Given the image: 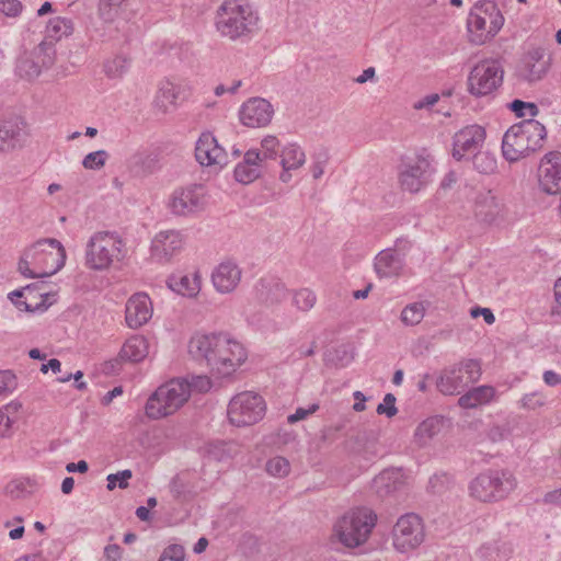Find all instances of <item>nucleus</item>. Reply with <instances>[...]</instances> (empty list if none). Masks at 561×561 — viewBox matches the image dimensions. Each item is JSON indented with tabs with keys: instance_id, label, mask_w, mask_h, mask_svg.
I'll return each instance as SVG.
<instances>
[{
	"instance_id": "nucleus-1",
	"label": "nucleus",
	"mask_w": 561,
	"mask_h": 561,
	"mask_svg": "<svg viewBox=\"0 0 561 561\" xmlns=\"http://www.w3.org/2000/svg\"><path fill=\"white\" fill-rule=\"evenodd\" d=\"M214 27L230 42L251 38L261 28V18L253 4L245 0H225L216 10Z\"/></svg>"
},
{
	"instance_id": "nucleus-2",
	"label": "nucleus",
	"mask_w": 561,
	"mask_h": 561,
	"mask_svg": "<svg viewBox=\"0 0 561 561\" xmlns=\"http://www.w3.org/2000/svg\"><path fill=\"white\" fill-rule=\"evenodd\" d=\"M67 253L60 241L54 238L39 239L24 249L18 270L28 278L49 277L66 264Z\"/></svg>"
},
{
	"instance_id": "nucleus-3",
	"label": "nucleus",
	"mask_w": 561,
	"mask_h": 561,
	"mask_svg": "<svg viewBox=\"0 0 561 561\" xmlns=\"http://www.w3.org/2000/svg\"><path fill=\"white\" fill-rule=\"evenodd\" d=\"M126 241L115 231L93 232L85 242L83 265L94 273L107 272L127 257Z\"/></svg>"
},
{
	"instance_id": "nucleus-4",
	"label": "nucleus",
	"mask_w": 561,
	"mask_h": 561,
	"mask_svg": "<svg viewBox=\"0 0 561 561\" xmlns=\"http://www.w3.org/2000/svg\"><path fill=\"white\" fill-rule=\"evenodd\" d=\"M547 130L543 124L533 118L512 125L503 135L501 151L510 162H518L543 147Z\"/></svg>"
},
{
	"instance_id": "nucleus-5",
	"label": "nucleus",
	"mask_w": 561,
	"mask_h": 561,
	"mask_svg": "<svg viewBox=\"0 0 561 561\" xmlns=\"http://www.w3.org/2000/svg\"><path fill=\"white\" fill-rule=\"evenodd\" d=\"M377 524V515L368 507H355L336 518L332 526L331 540L346 549L364 546Z\"/></svg>"
},
{
	"instance_id": "nucleus-6",
	"label": "nucleus",
	"mask_w": 561,
	"mask_h": 561,
	"mask_svg": "<svg viewBox=\"0 0 561 561\" xmlns=\"http://www.w3.org/2000/svg\"><path fill=\"white\" fill-rule=\"evenodd\" d=\"M505 18L493 1L477 2L467 18V36L473 45H484L491 42L503 28Z\"/></svg>"
},
{
	"instance_id": "nucleus-7",
	"label": "nucleus",
	"mask_w": 561,
	"mask_h": 561,
	"mask_svg": "<svg viewBox=\"0 0 561 561\" xmlns=\"http://www.w3.org/2000/svg\"><path fill=\"white\" fill-rule=\"evenodd\" d=\"M188 385L183 377L172 378L159 386L148 398L145 412L151 420H161L180 411L190 400Z\"/></svg>"
},
{
	"instance_id": "nucleus-8",
	"label": "nucleus",
	"mask_w": 561,
	"mask_h": 561,
	"mask_svg": "<svg viewBox=\"0 0 561 561\" xmlns=\"http://www.w3.org/2000/svg\"><path fill=\"white\" fill-rule=\"evenodd\" d=\"M209 199L208 188L192 182L175 186L164 199V208L171 217L193 218L206 211Z\"/></svg>"
},
{
	"instance_id": "nucleus-9",
	"label": "nucleus",
	"mask_w": 561,
	"mask_h": 561,
	"mask_svg": "<svg viewBox=\"0 0 561 561\" xmlns=\"http://www.w3.org/2000/svg\"><path fill=\"white\" fill-rule=\"evenodd\" d=\"M517 488L516 477L505 470L478 474L469 484V495L482 503H494L506 499Z\"/></svg>"
},
{
	"instance_id": "nucleus-10",
	"label": "nucleus",
	"mask_w": 561,
	"mask_h": 561,
	"mask_svg": "<svg viewBox=\"0 0 561 561\" xmlns=\"http://www.w3.org/2000/svg\"><path fill=\"white\" fill-rule=\"evenodd\" d=\"M504 70L499 60L483 58L470 69L466 87L473 98L493 95L503 83Z\"/></svg>"
},
{
	"instance_id": "nucleus-11",
	"label": "nucleus",
	"mask_w": 561,
	"mask_h": 561,
	"mask_svg": "<svg viewBox=\"0 0 561 561\" xmlns=\"http://www.w3.org/2000/svg\"><path fill=\"white\" fill-rule=\"evenodd\" d=\"M266 412V403L262 396L243 391L231 398L227 416L231 425L247 427L260 422Z\"/></svg>"
},
{
	"instance_id": "nucleus-12",
	"label": "nucleus",
	"mask_w": 561,
	"mask_h": 561,
	"mask_svg": "<svg viewBox=\"0 0 561 561\" xmlns=\"http://www.w3.org/2000/svg\"><path fill=\"white\" fill-rule=\"evenodd\" d=\"M425 527L422 518L413 513L402 515L393 525L391 543L401 554L417 550L425 540Z\"/></svg>"
},
{
	"instance_id": "nucleus-13",
	"label": "nucleus",
	"mask_w": 561,
	"mask_h": 561,
	"mask_svg": "<svg viewBox=\"0 0 561 561\" xmlns=\"http://www.w3.org/2000/svg\"><path fill=\"white\" fill-rule=\"evenodd\" d=\"M186 248V236L180 229H162L150 241V257L158 264L167 265L178 259Z\"/></svg>"
},
{
	"instance_id": "nucleus-14",
	"label": "nucleus",
	"mask_w": 561,
	"mask_h": 561,
	"mask_svg": "<svg viewBox=\"0 0 561 561\" xmlns=\"http://www.w3.org/2000/svg\"><path fill=\"white\" fill-rule=\"evenodd\" d=\"M211 373L227 376L234 373L248 358L245 347L228 334L221 333Z\"/></svg>"
},
{
	"instance_id": "nucleus-15",
	"label": "nucleus",
	"mask_w": 561,
	"mask_h": 561,
	"mask_svg": "<svg viewBox=\"0 0 561 561\" xmlns=\"http://www.w3.org/2000/svg\"><path fill=\"white\" fill-rule=\"evenodd\" d=\"M194 157L202 167L216 172L224 170L229 163L228 151L210 131H203L198 136Z\"/></svg>"
},
{
	"instance_id": "nucleus-16",
	"label": "nucleus",
	"mask_w": 561,
	"mask_h": 561,
	"mask_svg": "<svg viewBox=\"0 0 561 561\" xmlns=\"http://www.w3.org/2000/svg\"><path fill=\"white\" fill-rule=\"evenodd\" d=\"M192 94L187 82L181 80L162 79L157 85L153 96V107L161 113H169L187 101Z\"/></svg>"
},
{
	"instance_id": "nucleus-17",
	"label": "nucleus",
	"mask_w": 561,
	"mask_h": 561,
	"mask_svg": "<svg viewBox=\"0 0 561 561\" xmlns=\"http://www.w3.org/2000/svg\"><path fill=\"white\" fill-rule=\"evenodd\" d=\"M274 114L273 104L260 96L245 100L238 110L240 124L253 129L267 127L272 123Z\"/></svg>"
},
{
	"instance_id": "nucleus-18",
	"label": "nucleus",
	"mask_w": 561,
	"mask_h": 561,
	"mask_svg": "<svg viewBox=\"0 0 561 561\" xmlns=\"http://www.w3.org/2000/svg\"><path fill=\"white\" fill-rule=\"evenodd\" d=\"M165 286L173 294L196 300L203 289V274L198 267L173 271L165 279Z\"/></svg>"
},
{
	"instance_id": "nucleus-19",
	"label": "nucleus",
	"mask_w": 561,
	"mask_h": 561,
	"mask_svg": "<svg viewBox=\"0 0 561 561\" xmlns=\"http://www.w3.org/2000/svg\"><path fill=\"white\" fill-rule=\"evenodd\" d=\"M243 277L241 266L232 259H225L210 272V283L219 295H231L239 288Z\"/></svg>"
},
{
	"instance_id": "nucleus-20",
	"label": "nucleus",
	"mask_w": 561,
	"mask_h": 561,
	"mask_svg": "<svg viewBox=\"0 0 561 561\" xmlns=\"http://www.w3.org/2000/svg\"><path fill=\"white\" fill-rule=\"evenodd\" d=\"M218 332L196 331L187 342L190 357L198 364L205 365L210 371L216 357V350L220 339Z\"/></svg>"
},
{
	"instance_id": "nucleus-21",
	"label": "nucleus",
	"mask_w": 561,
	"mask_h": 561,
	"mask_svg": "<svg viewBox=\"0 0 561 561\" xmlns=\"http://www.w3.org/2000/svg\"><path fill=\"white\" fill-rule=\"evenodd\" d=\"M431 162L425 157H417L402 164L399 183L403 191L417 193L430 182Z\"/></svg>"
},
{
	"instance_id": "nucleus-22",
	"label": "nucleus",
	"mask_w": 561,
	"mask_h": 561,
	"mask_svg": "<svg viewBox=\"0 0 561 561\" xmlns=\"http://www.w3.org/2000/svg\"><path fill=\"white\" fill-rule=\"evenodd\" d=\"M537 182L540 192L557 195L561 192V152L546 153L539 163Z\"/></svg>"
},
{
	"instance_id": "nucleus-23",
	"label": "nucleus",
	"mask_w": 561,
	"mask_h": 561,
	"mask_svg": "<svg viewBox=\"0 0 561 561\" xmlns=\"http://www.w3.org/2000/svg\"><path fill=\"white\" fill-rule=\"evenodd\" d=\"M154 311L153 301L146 291L130 295L125 304V323L131 330L146 325Z\"/></svg>"
},
{
	"instance_id": "nucleus-24",
	"label": "nucleus",
	"mask_w": 561,
	"mask_h": 561,
	"mask_svg": "<svg viewBox=\"0 0 561 561\" xmlns=\"http://www.w3.org/2000/svg\"><path fill=\"white\" fill-rule=\"evenodd\" d=\"M486 131L483 126L472 124L458 130L453 140V157L460 161L469 153H472L484 144Z\"/></svg>"
},
{
	"instance_id": "nucleus-25",
	"label": "nucleus",
	"mask_w": 561,
	"mask_h": 561,
	"mask_svg": "<svg viewBox=\"0 0 561 561\" xmlns=\"http://www.w3.org/2000/svg\"><path fill=\"white\" fill-rule=\"evenodd\" d=\"M278 159L280 165L278 180L287 184L305 167L307 154L304 147L298 142H286L283 145Z\"/></svg>"
},
{
	"instance_id": "nucleus-26",
	"label": "nucleus",
	"mask_w": 561,
	"mask_h": 561,
	"mask_svg": "<svg viewBox=\"0 0 561 561\" xmlns=\"http://www.w3.org/2000/svg\"><path fill=\"white\" fill-rule=\"evenodd\" d=\"M10 300L21 311H43L49 305L48 294L42 291L37 286H26L21 290H15L9 294Z\"/></svg>"
},
{
	"instance_id": "nucleus-27",
	"label": "nucleus",
	"mask_w": 561,
	"mask_h": 561,
	"mask_svg": "<svg viewBox=\"0 0 561 561\" xmlns=\"http://www.w3.org/2000/svg\"><path fill=\"white\" fill-rule=\"evenodd\" d=\"M552 60L546 57L542 48L530 50L523 62L522 75L529 81L535 82L541 80L550 70Z\"/></svg>"
},
{
	"instance_id": "nucleus-28",
	"label": "nucleus",
	"mask_w": 561,
	"mask_h": 561,
	"mask_svg": "<svg viewBox=\"0 0 561 561\" xmlns=\"http://www.w3.org/2000/svg\"><path fill=\"white\" fill-rule=\"evenodd\" d=\"M505 213L503 198L493 191L481 192L474 199V214L485 221H492Z\"/></svg>"
},
{
	"instance_id": "nucleus-29",
	"label": "nucleus",
	"mask_w": 561,
	"mask_h": 561,
	"mask_svg": "<svg viewBox=\"0 0 561 561\" xmlns=\"http://www.w3.org/2000/svg\"><path fill=\"white\" fill-rule=\"evenodd\" d=\"M262 162L256 149L244 152L243 159L233 169V178L241 184H250L261 176Z\"/></svg>"
},
{
	"instance_id": "nucleus-30",
	"label": "nucleus",
	"mask_w": 561,
	"mask_h": 561,
	"mask_svg": "<svg viewBox=\"0 0 561 561\" xmlns=\"http://www.w3.org/2000/svg\"><path fill=\"white\" fill-rule=\"evenodd\" d=\"M150 353V342L141 334L129 336L121 347L118 358L125 363L138 364L144 362Z\"/></svg>"
},
{
	"instance_id": "nucleus-31",
	"label": "nucleus",
	"mask_w": 561,
	"mask_h": 561,
	"mask_svg": "<svg viewBox=\"0 0 561 561\" xmlns=\"http://www.w3.org/2000/svg\"><path fill=\"white\" fill-rule=\"evenodd\" d=\"M403 265V259L392 249L381 251L375 259V271L379 277H398Z\"/></svg>"
},
{
	"instance_id": "nucleus-32",
	"label": "nucleus",
	"mask_w": 561,
	"mask_h": 561,
	"mask_svg": "<svg viewBox=\"0 0 561 561\" xmlns=\"http://www.w3.org/2000/svg\"><path fill=\"white\" fill-rule=\"evenodd\" d=\"M23 404L12 400L0 408V437L9 438L14 433V426L23 419Z\"/></svg>"
},
{
	"instance_id": "nucleus-33",
	"label": "nucleus",
	"mask_w": 561,
	"mask_h": 561,
	"mask_svg": "<svg viewBox=\"0 0 561 561\" xmlns=\"http://www.w3.org/2000/svg\"><path fill=\"white\" fill-rule=\"evenodd\" d=\"M495 393L496 392L493 387L480 386L462 394L458 399V404L463 409H476L493 401Z\"/></svg>"
},
{
	"instance_id": "nucleus-34",
	"label": "nucleus",
	"mask_w": 561,
	"mask_h": 561,
	"mask_svg": "<svg viewBox=\"0 0 561 561\" xmlns=\"http://www.w3.org/2000/svg\"><path fill=\"white\" fill-rule=\"evenodd\" d=\"M405 476L400 469H388L374 479V486L379 493H391L405 484Z\"/></svg>"
},
{
	"instance_id": "nucleus-35",
	"label": "nucleus",
	"mask_w": 561,
	"mask_h": 561,
	"mask_svg": "<svg viewBox=\"0 0 561 561\" xmlns=\"http://www.w3.org/2000/svg\"><path fill=\"white\" fill-rule=\"evenodd\" d=\"M444 426V420L440 416H430L422 421L415 428L413 440L417 446L427 445Z\"/></svg>"
},
{
	"instance_id": "nucleus-36",
	"label": "nucleus",
	"mask_w": 561,
	"mask_h": 561,
	"mask_svg": "<svg viewBox=\"0 0 561 561\" xmlns=\"http://www.w3.org/2000/svg\"><path fill=\"white\" fill-rule=\"evenodd\" d=\"M73 32V22L66 16L51 18L45 28L46 38L50 42H59L62 38L71 36Z\"/></svg>"
},
{
	"instance_id": "nucleus-37",
	"label": "nucleus",
	"mask_w": 561,
	"mask_h": 561,
	"mask_svg": "<svg viewBox=\"0 0 561 561\" xmlns=\"http://www.w3.org/2000/svg\"><path fill=\"white\" fill-rule=\"evenodd\" d=\"M468 385L459 367L446 371L439 379L437 387L444 394H455Z\"/></svg>"
},
{
	"instance_id": "nucleus-38",
	"label": "nucleus",
	"mask_w": 561,
	"mask_h": 561,
	"mask_svg": "<svg viewBox=\"0 0 561 561\" xmlns=\"http://www.w3.org/2000/svg\"><path fill=\"white\" fill-rule=\"evenodd\" d=\"M126 0H99L96 15L104 24L115 22L122 12L123 4Z\"/></svg>"
},
{
	"instance_id": "nucleus-39",
	"label": "nucleus",
	"mask_w": 561,
	"mask_h": 561,
	"mask_svg": "<svg viewBox=\"0 0 561 561\" xmlns=\"http://www.w3.org/2000/svg\"><path fill=\"white\" fill-rule=\"evenodd\" d=\"M283 145L277 136L275 135H265L260 141V148H255L256 152L260 154L261 162L268 160H275L279 158V153L282 151Z\"/></svg>"
},
{
	"instance_id": "nucleus-40",
	"label": "nucleus",
	"mask_w": 561,
	"mask_h": 561,
	"mask_svg": "<svg viewBox=\"0 0 561 561\" xmlns=\"http://www.w3.org/2000/svg\"><path fill=\"white\" fill-rule=\"evenodd\" d=\"M426 313V304L415 301L408 304L401 311L400 320L405 327H414L420 324Z\"/></svg>"
},
{
	"instance_id": "nucleus-41",
	"label": "nucleus",
	"mask_w": 561,
	"mask_h": 561,
	"mask_svg": "<svg viewBox=\"0 0 561 561\" xmlns=\"http://www.w3.org/2000/svg\"><path fill=\"white\" fill-rule=\"evenodd\" d=\"M291 304L300 312L310 311L317 304V295L314 290L302 287L293 291Z\"/></svg>"
},
{
	"instance_id": "nucleus-42",
	"label": "nucleus",
	"mask_w": 561,
	"mask_h": 561,
	"mask_svg": "<svg viewBox=\"0 0 561 561\" xmlns=\"http://www.w3.org/2000/svg\"><path fill=\"white\" fill-rule=\"evenodd\" d=\"M183 378L186 379V382L188 385L187 390L190 398L193 394H206L214 387L213 379L207 375H190Z\"/></svg>"
},
{
	"instance_id": "nucleus-43",
	"label": "nucleus",
	"mask_w": 561,
	"mask_h": 561,
	"mask_svg": "<svg viewBox=\"0 0 561 561\" xmlns=\"http://www.w3.org/2000/svg\"><path fill=\"white\" fill-rule=\"evenodd\" d=\"M473 168L481 174H492L497 168V161L489 151H478L472 159Z\"/></svg>"
},
{
	"instance_id": "nucleus-44",
	"label": "nucleus",
	"mask_w": 561,
	"mask_h": 561,
	"mask_svg": "<svg viewBox=\"0 0 561 561\" xmlns=\"http://www.w3.org/2000/svg\"><path fill=\"white\" fill-rule=\"evenodd\" d=\"M110 159V153L104 150H95L85 154L82 159V167L88 171H100L102 170Z\"/></svg>"
},
{
	"instance_id": "nucleus-45",
	"label": "nucleus",
	"mask_w": 561,
	"mask_h": 561,
	"mask_svg": "<svg viewBox=\"0 0 561 561\" xmlns=\"http://www.w3.org/2000/svg\"><path fill=\"white\" fill-rule=\"evenodd\" d=\"M290 462L283 456L270 458L265 463L267 474L274 478H285L290 473Z\"/></svg>"
},
{
	"instance_id": "nucleus-46",
	"label": "nucleus",
	"mask_w": 561,
	"mask_h": 561,
	"mask_svg": "<svg viewBox=\"0 0 561 561\" xmlns=\"http://www.w3.org/2000/svg\"><path fill=\"white\" fill-rule=\"evenodd\" d=\"M127 69L128 60L122 56H116L104 64V71L110 78H121Z\"/></svg>"
},
{
	"instance_id": "nucleus-47",
	"label": "nucleus",
	"mask_w": 561,
	"mask_h": 561,
	"mask_svg": "<svg viewBox=\"0 0 561 561\" xmlns=\"http://www.w3.org/2000/svg\"><path fill=\"white\" fill-rule=\"evenodd\" d=\"M133 477V472L129 469L119 471L117 473H111L107 476V490L113 491L115 488L126 489L129 485V480Z\"/></svg>"
},
{
	"instance_id": "nucleus-48",
	"label": "nucleus",
	"mask_w": 561,
	"mask_h": 561,
	"mask_svg": "<svg viewBox=\"0 0 561 561\" xmlns=\"http://www.w3.org/2000/svg\"><path fill=\"white\" fill-rule=\"evenodd\" d=\"M510 108L518 116V117H535L537 116L539 110L535 103L524 102L520 100H514L510 104Z\"/></svg>"
},
{
	"instance_id": "nucleus-49",
	"label": "nucleus",
	"mask_w": 561,
	"mask_h": 561,
	"mask_svg": "<svg viewBox=\"0 0 561 561\" xmlns=\"http://www.w3.org/2000/svg\"><path fill=\"white\" fill-rule=\"evenodd\" d=\"M459 369L462 371L468 383L474 382L480 377V364L477 360L469 359L461 363Z\"/></svg>"
},
{
	"instance_id": "nucleus-50",
	"label": "nucleus",
	"mask_w": 561,
	"mask_h": 561,
	"mask_svg": "<svg viewBox=\"0 0 561 561\" xmlns=\"http://www.w3.org/2000/svg\"><path fill=\"white\" fill-rule=\"evenodd\" d=\"M185 560V551L184 548L180 545H171L167 547L159 561H184Z\"/></svg>"
},
{
	"instance_id": "nucleus-51",
	"label": "nucleus",
	"mask_w": 561,
	"mask_h": 561,
	"mask_svg": "<svg viewBox=\"0 0 561 561\" xmlns=\"http://www.w3.org/2000/svg\"><path fill=\"white\" fill-rule=\"evenodd\" d=\"M16 377L10 370L0 371V396L12 392L16 388Z\"/></svg>"
},
{
	"instance_id": "nucleus-52",
	"label": "nucleus",
	"mask_w": 561,
	"mask_h": 561,
	"mask_svg": "<svg viewBox=\"0 0 561 561\" xmlns=\"http://www.w3.org/2000/svg\"><path fill=\"white\" fill-rule=\"evenodd\" d=\"M378 414H385L388 417H393L398 413L396 407V397L392 393H387L380 404L377 407Z\"/></svg>"
},
{
	"instance_id": "nucleus-53",
	"label": "nucleus",
	"mask_w": 561,
	"mask_h": 561,
	"mask_svg": "<svg viewBox=\"0 0 561 561\" xmlns=\"http://www.w3.org/2000/svg\"><path fill=\"white\" fill-rule=\"evenodd\" d=\"M287 298V288L284 284L276 283L270 288L266 301L270 305H277Z\"/></svg>"
},
{
	"instance_id": "nucleus-54",
	"label": "nucleus",
	"mask_w": 561,
	"mask_h": 561,
	"mask_svg": "<svg viewBox=\"0 0 561 561\" xmlns=\"http://www.w3.org/2000/svg\"><path fill=\"white\" fill-rule=\"evenodd\" d=\"M439 101V94L437 93H431L427 95L422 96L421 99L416 100L412 107L415 111L421 110H431L437 102Z\"/></svg>"
},
{
	"instance_id": "nucleus-55",
	"label": "nucleus",
	"mask_w": 561,
	"mask_h": 561,
	"mask_svg": "<svg viewBox=\"0 0 561 561\" xmlns=\"http://www.w3.org/2000/svg\"><path fill=\"white\" fill-rule=\"evenodd\" d=\"M319 405L313 403L308 409L305 408H298L295 413L287 416V422L289 424H294L298 421L305 420L307 416L313 414L316 411H318Z\"/></svg>"
},
{
	"instance_id": "nucleus-56",
	"label": "nucleus",
	"mask_w": 561,
	"mask_h": 561,
	"mask_svg": "<svg viewBox=\"0 0 561 561\" xmlns=\"http://www.w3.org/2000/svg\"><path fill=\"white\" fill-rule=\"evenodd\" d=\"M0 11L8 16H16L22 11V4L19 0H2Z\"/></svg>"
},
{
	"instance_id": "nucleus-57",
	"label": "nucleus",
	"mask_w": 561,
	"mask_h": 561,
	"mask_svg": "<svg viewBox=\"0 0 561 561\" xmlns=\"http://www.w3.org/2000/svg\"><path fill=\"white\" fill-rule=\"evenodd\" d=\"M522 405L527 409H537L545 404V397L541 393L534 392L529 394H525L522 398Z\"/></svg>"
},
{
	"instance_id": "nucleus-58",
	"label": "nucleus",
	"mask_w": 561,
	"mask_h": 561,
	"mask_svg": "<svg viewBox=\"0 0 561 561\" xmlns=\"http://www.w3.org/2000/svg\"><path fill=\"white\" fill-rule=\"evenodd\" d=\"M551 314L561 317V277L553 285V302L551 305Z\"/></svg>"
},
{
	"instance_id": "nucleus-59",
	"label": "nucleus",
	"mask_w": 561,
	"mask_h": 561,
	"mask_svg": "<svg viewBox=\"0 0 561 561\" xmlns=\"http://www.w3.org/2000/svg\"><path fill=\"white\" fill-rule=\"evenodd\" d=\"M470 316L476 319L478 317H483V320L489 325L493 324L495 322V316L492 312L490 308H483V307H473L470 309Z\"/></svg>"
},
{
	"instance_id": "nucleus-60",
	"label": "nucleus",
	"mask_w": 561,
	"mask_h": 561,
	"mask_svg": "<svg viewBox=\"0 0 561 561\" xmlns=\"http://www.w3.org/2000/svg\"><path fill=\"white\" fill-rule=\"evenodd\" d=\"M106 561H119L123 557V550L118 545H108L104 549Z\"/></svg>"
},
{
	"instance_id": "nucleus-61",
	"label": "nucleus",
	"mask_w": 561,
	"mask_h": 561,
	"mask_svg": "<svg viewBox=\"0 0 561 561\" xmlns=\"http://www.w3.org/2000/svg\"><path fill=\"white\" fill-rule=\"evenodd\" d=\"M542 502L561 507V488L547 492L542 497Z\"/></svg>"
},
{
	"instance_id": "nucleus-62",
	"label": "nucleus",
	"mask_w": 561,
	"mask_h": 561,
	"mask_svg": "<svg viewBox=\"0 0 561 561\" xmlns=\"http://www.w3.org/2000/svg\"><path fill=\"white\" fill-rule=\"evenodd\" d=\"M353 398L355 400V402L353 404V410L355 412L365 411L366 410V401H367L366 396L362 391L357 390L353 393Z\"/></svg>"
},
{
	"instance_id": "nucleus-63",
	"label": "nucleus",
	"mask_w": 561,
	"mask_h": 561,
	"mask_svg": "<svg viewBox=\"0 0 561 561\" xmlns=\"http://www.w3.org/2000/svg\"><path fill=\"white\" fill-rule=\"evenodd\" d=\"M542 379L549 387H556L561 383V375L553 370H546L542 375Z\"/></svg>"
},
{
	"instance_id": "nucleus-64",
	"label": "nucleus",
	"mask_w": 561,
	"mask_h": 561,
	"mask_svg": "<svg viewBox=\"0 0 561 561\" xmlns=\"http://www.w3.org/2000/svg\"><path fill=\"white\" fill-rule=\"evenodd\" d=\"M49 370L57 374L61 370V363L57 358L49 359L46 364H43L41 367V371L43 374H47Z\"/></svg>"
}]
</instances>
